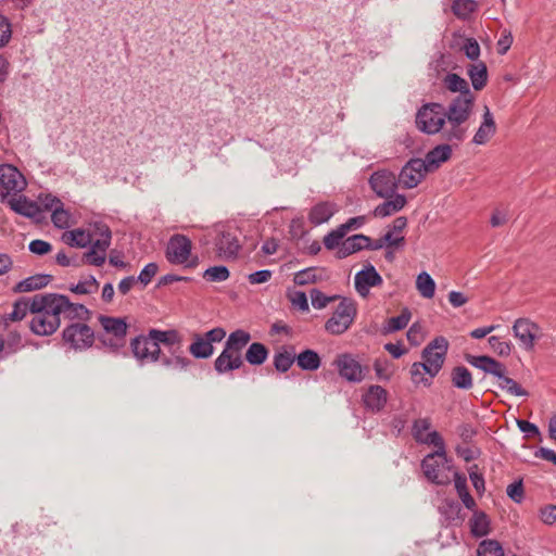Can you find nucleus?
<instances>
[{"label": "nucleus", "instance_id": "1", "mask_svg": "<svg viewBox=\"0 0 556 556\" xmlns=\"http://www.w3.org/2000/svg\"><path fill=\"white\" fill-rule=\"evenodd\" d=\"M53 296L54 293H39L33 296V317L29 327L37 336H51L61 325L60 306Z\"/></svg>", "mask_w": 556, "mask_h": 556}, {"label": "nucleus", "instance_id": "2", "mask_svg": "<svg viewBox=\"0 0 556 556\" xmlns=\"http://www.w3.org/2000/svg\"><path fill=\"white\" fill-rule=\"evenodd\" d=\"M476 96H456L446 106V140L450 142H463L467 137L468 121L473 113Z\"/></svg>", "mask_w": 556, "mask_h": 556}, {"label": "nucleus", "instance_id": "3", "mask_svg": "<svg viewBox=\"0 0 556 556\" xmlns=\"http://www.w3.org/2000/svg\"><path fill=\"white\" fill-rule=\"evenodd\" d=\"M416 127L426 135H437L442 132L446 139V115L444 105L439 102H428L422 104L416 113Z\"/></svg>", "mask_w": 556, "mask_h": 556}, {"label": "nucleus", "instance_id": "4", "mask_svg": "<svg viewBox=\"0 0 556 556\" xmlns=\"http://www.w3.org/2000/svg\"><path fill=\"white\" fill-rule=\"evenodd\" d=\"M435 447L434 452L425 456L421 462V468L430 482L445 485L450 482V477L445 471H450L452 466L446 456L445 443Z\"/></svg>", "mask_w": 556, "mask_h": 556}, {"label": "nucleus", "instance_id": "5", "mask_svg": "<svg viewBox=\"0 0 556 556\" xmlns=\"http://www.w3.org/2000/svg\"><path fill=\"white\" fill-rule=\"evenodd\" d=\"M356 314L355 302L351 299H342L332 316L326 321V331L336 336L344 333L353 324Z\"/></svg>", "mask_w": 556, "mask_h": 556}, {"label": "nucleus", "instance_id": "6", "mask_svg": "<svg viewBox=\"0 0 556 556\" xmlns=\"http://www.w3.org/2000/svg\"><path fill=\"white\" fill-rule=\"evenodd\" d=\"M226 337V330L215 327L205 333H194L189 345V353L198 359L210 358L214 354V343H219Z\"/></svg>", "mask_w": 556, "mask_h": 556}, {"label": "nucleus", "instance_id": "7", "mask_svg": "<svg viewBox=\"0 0 556 556\" xmlns=\"http://www.w3.org/2000/svg\"><path fill=\"white\" fill-rule=\"evenodd\" d=\"M99 321L104 330V333L100 336L101 342L113 350L123 346L127 333L125 319L101 315Z\"/></svg>", "mask_w": 556, "mask_h": 556}, {"label": "nucleus", "instance_id": "8", "mask_svg": "<svg viewBox=\"0 0 556 556\" xmlns=\"http://www.w3.org/2000/svg\"><path fill=\"white\" fill-rule=\"evenodd\" d=\"M448 349V342L444 337L434 338L422 351V364L427 367V374L430 378L435 377L441 370L445 355Z\"/></svg>", "mask_w": 556, "mask_h": 556}, {"label": "nucleus", "instance_id": "9", "mask_svg": "<svg viewBox=\"0 0 556 556\" xmlns=\"http://www.w3.org/2000/svg\"><path fill=\"white\" fill-rule=\"evenodd\" d=\"M25 187L26 180L16 167L10 164L0 165V195L2 199L22 192Z\"/></svg>", "mask_w": 556, "mask_h": 556}, {"label": "nucleus", "instance_id": "10", "mask_svg": "<svg viewBox=\"0 0 556 556\" xmlns=\"http://www.w3.org/2000/svg\"><path fill=\"white\" fill-rule=\"evenodd\" d=\"M192 242L180 233L173 235L166 245L165 256L168 263L173 265L187 264L191 256Z\"/></svg>", "mask_w": 556, "mask_h": 556}, {"label": "nucleus", "instance_id": "11", "mask_svg": "<svg viewBox=\"0 0 556 556\" xmlns=\"http://www.w3.org/2000/svg\"><path fill=\"white\" fill-rule=\"evenodd\" d=\"M513 332L520 345L532 351L536 340L543 336L541 327L529 318H518L513 325Z\"/></svg>", "mask_w": 556, "mask_h": 556}, {"label": "nucleus", "instance_id": "12", "mask_svg": "<svg viewBox=\"0 0 556 556\" xmlns=\"http://www.w3.org/2000/svg\"><path fill=\"white\" fill-rule=\"evenodd\" d=\"M134 356L141 363L157 362L161 354V348L156 344L155 340L151 338V330L147 336H138L130 342Z\"/></svg>", "mask_w": 556, "mask_h": 556}, {"label": "nucleus", "instance_id": "13", "mask_svg": "<svg viewBox=\"0 0 556 556\" xmlns=\"http://www.w3.org/2000/svg\"><path fill=\"white\" fill-rule=\"evenodd\" d=\"M63 339L74 349H87L94 341V332L88 325L75 323L63 330Z\"/></svg>", "mask_w": 556, "mask_h": 556}, {"label": "nucleus", "instance_id": "14", "mask_svg": "<svg viewBox=\"0 0 556 556\" xmlns=\"http://www.w3.org/2000/svg\"><path fill=\"white\" fill-rule=\"evenodd\" d=\"M333 365L338 369L340 377L350 382L357 383L363 381L365 378V368L352 354H339L336 357Z\"/></svg>", "mask_w": 556, "mask_h": 556}, {"label": "nucleus", "instance_id": "15", "mask_svg": "<svg viewBox=\"0 0 556 556\" xmlns=\"http://www.w3.org/2000/svg\"><path fill=\"white\" fill-rule=\"evenodd\" d=\"M399 184V178L395 174L387 169L377 170L369 178L372 191L383 199L393 197Z\"/></svg>", "mask_w": 556, "mask_h": 556}, {"label": "nucleus", "instance_id": "16", "mask_svg": "<svg viewBox=\"0 0 556 556\" xmlns=\"http://www.w3.org/2000/svg\"><path fill=\"white\" fill-rule=\"evenodd\" d=\"M428 170L421 159H410L401 169L399 182L405 189L417 187L426 177Z\"/></svg>", "mask_w": 556, "mask_h": 556}, {"label": "nucleus", "instance_id": "17", "mask_svg": "<svg viewBox=\"0 0 556 556\" xmlns=\"http://www.w3.org/2000/svg\"><path fill=\"white\" fill-rule=\"evenodd\" d=\"M431 428L430 418H419L413 422L412 434L416 442L427 445H443L444 441L440 433L435 430L429 431Z\"/></svg>", "mask_w": 556, "mask_h": 556}, {"label": "nucleus", "instance_id": "18", "mask_svg": "<svg viewBox=\"0 0 556 556\" xmlns=\"http://www.w3.org/2000/svg\"><path fill=\"white\" fill-rule=\"evenodd\" d=\"M381 283L382 277L370 264L357 271L354 277L355 289L362 298H366L369 294L371 287H377Z\"/></svg>", "mask_w": 556, "mask_h": 556}, {"label": "nucleus", "instance_id": "19", "mask_svg": "<svg viewBox=\"0 0 556 556\" xmlns=\"http://www.w3.org/2000/svg\"><path fill=\"white\" fill-rule=\"evenodd\" d=\"M53 299L60 306V314L71 320L78 319L87 321L90 318V311L83 304L72 303L66 295L54 293Z\"/></svg>", "mask_w": 556, "mask_h": 556}, {"label": "nucleus", "instance_id": "20", "mask_svg": "<svg viewBox=\"0 0 556 556\" xmlns=\"http://www.w3.org/2000/svg\"><path fill=\"white\" fill-rule=\"evenodd\" d=\"M497 126L495 118L489 106H484L482 121L472 137V143L476 146H484L496 134Z\"/></svg>", "mask_w": 556, "mask_h": 556}, {"label": "nucleus", "instance_id": "21", "mask_svg": "<svg viewBox=\"0 0 556 556\" xmlns=\"http://www.w3.org/2000/svg\"><path fill=\"white\" fill-rule=\"evenodd\" d=\"M362 402L367 410L378 413L383 409L388 402V392L381 386L372 384L362 395Z\"/></svg>", "mask_w": 556, "mask_h": 556}, {"label": "nucleus", "instance_id": "22", "mask_svg": "<svg viewBox=\"0 0 556 556\" xmlns=\"http://www.w3.org/2000/svg\"><path fill=\"white\" fill-rule=\"evenodd\" d=\"M10 208L18 215L28 218H37L41 214L39 205L25 195H12L8 199Z\"/></svg>", "mask_w": 556, "mask_h": 556}, {"label": "nucleus", "instance_id": "23", "mask_svg": "<svg viewBox=\"0 0 556 556\" xmlns=\"http://www.w3.org/2000/svg\"><path fill=\"white\" fill-rule=\"evenodd\" d=\"M338 212V205L331 201H321L312 206L307 219L313 226H319L329 222Z\"/></svg>", "mask_w": 556, "mask_h": 556}, {"label": "nucleus", "instance_id": "24", "mask_svg": "<svg viewBox=\"0 0 556 556\" xmlns=\"http://www.w3.org/2000/svg\"><path fill=\"white\" fill-rule=\"evenodd\" d=\"M243 365L241 354L232 353L223 349L222 353L214 362V369L218 375H225L232 370L239 369Z\"/></svg>", "mask_w": 556, "mask_h": 556}, {"label": "nucleus", "instance_id": "25", "mask_svg": "<svg viewBox=\"0 0 556 556\" xmlns=\"http://www.w3.org/2000/svg\"><path fill=\"white\" fill-rule=\"evenodd\" d=\"M215 245L218 254L225 258H233L240 250L237 236L229 231H222L216 239Z\"/></svg>", "mask_w": 556, "mask_h": 556}, {"label": "nucleus", "instance_id": "26", "mask_svg": "<svg viewBox=\"0 0 556 556\" xmlns=\"http://www.w3.org/2000/svg\"><path fill=\"white\" fill-rule=\"evenodd\" d=\"M467 362L476 368L481 369L485 374L493 375L494 377H498L502 372H506V366L498 361L490 357V356H475L468 355Z\"/></svg>", "mask_w": 556, "mask_h": 556}, {"label": "nucleus", "instance_id": "27", "mask_svg": "<svg viewBox=\"0 0 556 556\" xmlns=\"http://www.w3.org/2000/svg\"><path fill=\"white\" fill-rule=\"evenodd\" d=\"M452 154V148L450 144L443 143L434 147L430 150L422 162L428 172L438 168L443 162H446Z\"/></svg>", "mask_w": 556, "mask_h": 556}, {"label": "nucleus", "instance_id": "28", "mask_svg": "<svg viewBox=\"0 0 556 556\" xmlns=\"http://www.w3.org/2000/svg\"><path fill=\"white\" fill-rule=\"evenodd\" d=\"M51 280L52 276L49 274H36L17 282L13 291L16 293H25L40 290L47 287Z\"/></svg>", "mask_w": 556, "mask_h": 556}, {"label": "nucleus", "instance_id": "29", "mask_svg": "<svg viewBox=\"0 0 556 556\" xmlns=\"http://www.w3.org/2000/svg\"><path fill=\"white\" fill-rule=\"evenodd\" d=\"M369 242V237L365 235H354L341 242V245L338 249V257L345 258L363 249H366V245Z\"/></svg>", "mask_w": 556, "mask_h": 556}, {"label": "nucleus", "instance_id": "30", "mask_svg": "<svg viewBox=\"0 0 556 556\" xmlns=\"http://www.w3.org/2000/svg\"><path fill=\"white\" fill-rule=\"evenodd\" d=\"M469 528L472 536H485L491 532V520L484 511L475 508L469 520Z\"/></svg>", "mask_w": 556, "mask_h": 556}, {"label": "nucleus", "instance_id": "31", "mask_svg": "<svg viewBox=\"0 0 556 556\" xmlns=\"http://www.w3.org/2000/svg\"><path fill=\"white\" fill-rule=\"evenodd\" d=\"M406 204V198L403 194H394L388 198L383 203L374 210V216L384 218L396 212H400Z\"/></svg>", "mask_w": 556, "mask_h": 556}, {"label": "nucleus", "instance_id": "32", "mask_svg": "<svg viewBox=\"0 0 556 556\" xmlns=\"http://www.w3.org/2000/svg\"><path fill=\"white\" fill-rule=\"evenodd\" d=\"M442 83L446 90L453 93H458L457 96H475L469 87L468 81L465 78L460 77L458 74H446Z\"/></svg>", "mask_w": 556, "mask_h": 556}, {"label": "nucleus", "instance_id": "33", "mask_svg": "<svg viewBox=\"0 0 556 556\" xmlns=\"http://www.w3.org/2000/svg\"><path fill=\"white\" fill-rule=\"evenodd\" d=\"M467 75L475 90L479 91L485 87L488 83V68L483 62L470 64L467 68Z\"/></svg>", "mask_w": 556, "mask_h": 556}, {"label": "nucleus", "instance_id": "34", "mask_svg": "<svg viewBox=\"0 0 556 556\" xmlns=\"http://www.w3.org/2000/svg\"><path fill=\"white\" fill-rule=\"evenodd\" d=\"M250 340L251 334L248 331L237 329L228 336L224 349L235 354H241L242 349L250 342Z\"/></svg>", "mask_w": 556, "mask_h": 556}, {"label": "nucleus", "instance_id": "35", "mask_svg": "<svg viewBox=\"0 0 556 556\" xmlns=\"http://www.w3.org/2000/svg\"><path fill=\"white\" fill-rule=\"evenodd\" d=\"M151 338L155 340L156 344H164L170 349L175 346H179L181 344L182 338L181 334L177 330H159L151 329Z\"/></svg>", "mask_w": 556, "mask_h": 556}, {"label": "nucleus", "instance_id": "36", "mask_svg": "<svg viewBox=\"0 0 556 556\" xmlns=\"http://www.w3.org/2000/svg\"><path fill=\"white\" fill-rule=\"evenodd\" d=\"M454 485L455 490L462 500V503L464 506L470 510H473L477 506L476 501L470 495L468 488H467V479L464 475H460L459 472H454Z\"/></svg>", "mask_w": 556, "mask_h": 556}, {"label": "nucleus", "instance_id": "37", "mask_svg": "<svg viewBox=\"0 0 556 556\" xmlns=\"http://www.w3.org/2000/svg\"><path fill=\"white\" fill-rule=\"evenodd\" d=\"M295 361L298 366L302 370L314 371L317 370L320 366V357L317 352L314 350H304L299 355L295 356Z\"/></svg>", "mask_w": 556, "mask_h": 556}, {"label": "nucleus", "instance_id": "38", "mask_svg": "<svg viewBox=\"0 0 556 556\" xmlns=\"http://www.w3.org/2000/svg\"><path fill=\"white\" fill-rule=\"evenodd\" d=\"M268 353V349L263 343L253 342L245 352V359L249 364L258 366L267 359Z\"/></svg>", "mask_w": 556, "mask_h": 556}, {"label": "nucleus", "instance_id": "39", "mask_svg": "<svg viewBox=\"0 0 556 556\" xmlns=\"http://www.w3.org/2000/svg\"><path fill=\"white\" fill-rule=\"evenodd\" d=\"M412 318L409 308L404 307L399 316L391 317L383 326L384 333H392L406 328Z\"/></svg>", "mask_w": 556, "mask_h": 556}, {"label": "nucleus", "instance_id": "40", "mask_svg": "<svg viewBox=\"0 0 556 556\" xmlns=\"http://www.w3.org/2000/svg\"><path fill=\"white\" fill-rule=\"evenodd\" d=\"M416 289L425 299H432L435 293V281L427 271H421L416 278Z\"/></svg>", "mask_w": 556, "mask_h": 556}, {"label": "nucleus", "instance_id": "41", "mask_svg": "<svg viewBox=\"0 0 556 556\" xmlns=\"http://www.w3.org/2000/svg\"><path fill=\"white\" fill-rule=\"evenodd\" d=\"M452 383L455 388L469 390L472 388V377L468 368L465 366H457L453 369Z\"/></svg>", "mask_w": 556, "mask_h": 556}, {"label": "nucleus", "instance_id": "42", "mask_svg": "<svg viewBox=\"0 0 556 556\" xmlns=\"http://www.w3.org/2000/svg\"><path fill=\"white\" fill-rule=\"evenodd\" d=\"M31 300H33V296L22 298V299L17 300L13 305V311L5 316L4 320L5 321L22 320L27 315L28 312L31 313Z\"/></svg>", "mask_w": 556, "mask_h": 556}, {"label": "nucleus", "instance_id": "43", "mask_svg": "<svg viewBox=\"0 0 556 556\" xmlns=\"http://www.w3.org/2000/svg\"><path fill=\"white\" fill-rule=\"evenodd\" d=\"M478 9L476 0H454L452 12L460 20H467Z\"/></svg>", "mask_w": 556, "mask_h": 556}, {"label": "nucleus", "instance_id": "44", "mask_svg": "<svg viewBox=\"0 0 556 556\" xmlns=\"http://www.w3.org/2000/svg\"><path fill=\"white\" fill-rule=\"evenodd\" d=\"M96 228L99 232V238H97L94 240L92 239V242L89 244L91 245V249L104 252L106 254V250L109 249V247L111 244V238H112L111 230L104 224H99L96 226Z\"/></svg>", "mask_w": 556, "mask_h": 556}, {"label": "nucleus", "instance_id": "45", "mask_svg": "<svg viewBox=\"0 0 556 556\" xmlns=\"http://www.w3.org/2000/svg\"><path fill=\"white\" fill-rule=\"evenodd\" d=\"M498 388L507 391L509 394L515 396H528V392L521 388L514 379L506 376V372H502L501 376L497 377Z\"/></svg>", "mask_w": 556, "mask_h": 556}, {"label": "nucleus", "instance_id": "46", "mask_svg": "<svg viewBox=\"0 0 556 556\" xmlns=\"http://www.w3.org/2000/svg\"><path fill=\"white\" fill-rule=\"evenodd\" d=\"M159 361L161 362L162 366L166 368H173L177 370H186L190 365L191 361L182 355H175V352L173 351V356H161Z\"/></svg>", "mask_w": 556, "mask_h": 556}, {"label": "nucleus", "instance_id": "47", "mask_svg": "<svg viewBox=\"0 0 556 556\" xmlns=\"http://www.w3.org/2000/svg\"><path fill=\"white\" fill-rule=\"evenodd\" d=\"M98 289L99 283L93 276H88L70 287V290L76 294H92L96 293Z\"/></svg>", "mask_w": 556, "mask_h": 556}, {"label": "nucleus", "instance_id": "48", "mask_svg": "<svg viewBox=\"0 0 556 556\" xmlns=\"http://www.w3.org/2000/svg\"><path fill=\"white\" fill-rule=\"evenodd\" d=\"M403 241H404V237H394L392 235V232H387L381 238H379L375 241H372L369 238V242L366 245V249L376 251V250L382 249L386 245H388V247L399 245Z\"/></svg>", "mask_w": 556, "mask_h": 556}, {"label": "nucleus", "instance_id": "49", "mask_svg": "<svg viewBox=\"0 0 556 556\" xmlns=\"http://www.w3.org/2000/svg\"><path fill=\"white\" fill-rule=\"evenodd\" d=\"M478 556H504L502 545L496 540H483L477 549Z\"/></svg>", "mask_w": 556, "mask_h": 556}, {"label": "nucleus", "instance_id": "50", "mask_svg": "<svg viewBox=\"0 0 556 556\" xmlns=\"http://www.w3.org/2000/svg\"><path fill=\"white\" fill-rule=\"evenodd\" d=\"M317 268L309 267L295 273L293 281L298 286H305L308 283H315L321 279L320 275H317Z\"/></svg>", "mask_w": 556, "mask_h": 556}, {"label": "nucleus", "instance_id": "51", "mask_svg": "<svg viewBox=\"0 0 556 556\" xmlns=\"http://www.w3.org/2000/svg\"><path fill=\"white\" fill-rule=\"evenodd\" d=\"M295 361V355L292 352L280 351L274 356V366L280 372H286L290 369Z\"/></svg>", "mask_w": 556, "mask_h": 556}, {"label": "nucleus", "instance_id": "52", "mask_svg": "<svg viewBox=\"0 0 556 556\" xmlns=\"http://www.w3.org/2000/svg\"><path fill=\"white\" fill-rule=\"evenodd\" d=\"M229 276V269L224 265L208 267L203 273V278L211 282L225 281Z\"/></svg>", "mask_w": 556, "mask_h": 556}, {"label": "nucleus", "instance_id": "53", "mask_svg": "<svg viewBox=\"0 0 556 556\" xmlns=\"http://www.w3.org/2000/svg\"><path fill=\"white\" fill-rule=\"evenodd\" d=\"M442 513L450 521H463L464 517L460 515L462 506L456 501H444Z\"/></svg>", "mask_w": 556, "mask_h": 556}, {"label": "nucleus", "instance_id": "54", "mask_svg": "<svg viewBox=\"0 0 556 556\" xmlns=\"http://www.w3.org/2000/svg\"><path fill=\"white\" fill-rule=\"evenodd\" d=\"M92 242V235L86 233L81 229L72 230L67 238V243L72 247L85 248Z\"/></svg>", "mask_w": 556, "mask_h": 556}, {"label": "nucleus", "instance_id": "55", "mask_svg": "<svg viewBox=\"0 0 556 556\" xmlns=\"http://www.w3.org/2000/svg\"><path fill=\"white\" fill-rule=\"evenodd\" d=\"M427 367L422 363H414L410 368L412 380L415 384L430 386L432 378H427Z\"/></svg>", "mask_w": 556, "mask_h": 556}, {"label": "nucleus", "instance_id": "56", "mask_svg": "<svg viewBox=\"0 0 556 556\" xmlns=\"http://www.w3.org/2000/svg\"><path fill=\"white\" fill-rule=\"evenodd\" d=\"M51 220L56 228L64 229L70 227L71 214L64 210L63 205L58 206L51 214Z\"/></svg>", "mask_w": 556, "mask_h": 556}, {"label": "nucleus", "instance_id": "57", "mask_svg": "<svg viewBox=\"0 0 556 556\" xmlns=\"http://www.w3.org/2000/svg\"><path fill=\"white\" fill-rule=\"evenodd\" d=\"M489 344L500 356H508L511 353L513 344L508 341H502L501 338L496 336L489 338Z\"/></svg>", "mask_w": 556, "mask_h": 556}, {"label": "nucleus", "instance_id": "58", "mask_svg": "<svg viewBox=\"0 0 556 556\" xmlns=\"http://www.w3.org/2000/svg\"><path fill=\"white\" fill-rule=\"evenodd\" d=\"M309 296L312 305L317 309L325 308L330 302H332L336 299V296L326 295L318 289H312L309 291Z\"/></svg>", "mask_w": 556, "mask_h": 556}, {"label": "nucleus", "instance_id": "59", "mask_svg": "<svg viewBox=\"0 0 556 556\" xmlns=\"http://www.w3.org/2000/svg\"><path fill=\"white\" fill-rule=\"evenodd\" d=\"M344 236H345V233L343 232V230L339 226L337 229L330 231L329 233H327L324 237V245L328 250H333L336 248L339 249V247L341 245L340 242H341V240L343 239Z\"/></svg>", "mask_w": 556, "mask_h": 556}, {"label": "nucleus", "instance_id": "60", "mask_svg": "<svg viewBox=\"0 0 556 556\" xmlns=\"http://www.w3.org/2000/svg\"><path fill=\"white\" fill-rule=\"evenodd\" d=\"M157 270L159 266L156 263H149L141 269L139 276L136 278V281H139L143 287H146L152 281Z\"/></svg>", "mask_w": 556, "mask_h": 556}, {"label": "nucleus", "instance_id": "61", "mask_svg": "<svg viewBox=\"0 0 556 556\" xmlns=\"http://www.w3.org/2000/svg\"><path fill=\"white\" fill-rule=\"evenodd\" d=\"M12 37L11 23L5 16H0V48L7 46Z\"/></svg>", "mask_w": 556, "mask_h": 556}, {"label": "nucleus", "instance_id": "62", "mask_svg": "<svg viewBox=\"0 0 556 556\" xmlns=\"http://www.w3.org/2000/svg\"><path fill=\"white\" fill-rule=\"evenodd\" d=\"M290 301L293 306L298 307L302 312H308L309 306L307 302V296L303 291H294L290 294Z\"/></svg>", "mask_w": 556, "mask_h": 556}, {"label": "nucleus", "instance_id": "63", "mask_svg": "<svg viewBox=\"0 0 556 556\" xmlns=\"http://www.w3.org/2000/svg\"><path fill=\"white\" fill-rule=\"evenodd\" d=\"M507 495L516 503L523 500V485L521 481H515L507 486Z\"/></svg>", "mask_w": 556, "mask_h": 556}, {"label": "nucleus", "instance_id": "64", "mask_svg": "<svg viewBox=\"0 0 556 556\" xmlns=\"http://www.w3.org/2000/svg\"><path fill=\"white\" fill-rule=\"evenodd\" d=\"M28 249L31 253L37 255H43L51 251L52 247L49 242L36 239L30 241Z\"/></svg>", "mask_w": 556, "mask_h": 556}]
</instances>
